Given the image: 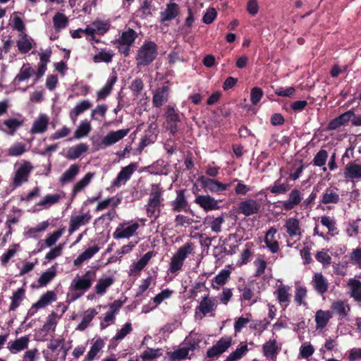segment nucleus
<instances>
[{
  "instance_id": "5701e85b",
  "label": "nucleus",
  "mask_w": 361,
  "mask_h": 361,
  "mask_svg": "<svg viewBox=\"0 0 361 361\" xmlns=\"http://www.w3.org/2000/svg\"><path fill=\"white\" fill-rule=\"evenodd\" d=\"M29 341L30 338L28 336H22L13 342H9L8 349L13 354L19 353L27 348Z\"/></svg>"
},
{
  "instance_id": "a878e982",
  "label": "nucleus",
  "mask_w": 361,
  "mask_h": 361,
  "mask_svg": "<svg viewBox=\"0 0 361 361\" xmlns=\"http://www.w3.org/2000/svg\"><path fill=\"white\" fill-rule=\"evenodd\" d=\"M216 308V303L215 299L205 295L200 302L197 310H198L204 315H207L214 311Z\"/></svg>"
},
{
  "instance_id": "aec40b11",
  "label": "nucleus",
  "mask_w": 361,
  "mask_h": 361,
  "mask_svg": "<svg viewBox=\"0 0 361 361\" xmlns=\"http://www.w3.org/2000/svg\"><path fill=\"white\" fill-rule=\"evenodd\" d=\"M277 229L274 226H271L267 231L264 237V243L271 253H276L280 250L279 243L274 239Z\"/></svg>"
},
{
  "instance_id": "bf43d9fd",
  "label": "nucleus",
  "mask_w": 361,
  "mask_h": 361,
  "mask_svg": "<svg viewBox=\"0 0 361 361\" xmlns=\"http://www.w3.org/2000/svg\"><path fill=\"white\" fill-rule=\"evenodd\" d=\"M25 151V145L24 143L16 142L10 147L8 150V154L12 157H18L22 155Z\"/></svg>"
},
{
  "instance_id": "0e129e2a",
  "label": "nucleus",
  "mask_w": 361,
  "mask_h": 361,
  "mask_svg": "<svg viewBox=\"0 0 361 361\" xmlns=\"http://www.w3.org/2000/svg\"><path fill=\"white\" fill-rule=\"evenodd\" d=\"M114 54L111 51H102L99 54H95L93 57V60L95 63L104 61L105 63H109L112 61Z\"/></svg>"
},
{
  "instance_id": "2eb2a0df",
  "label": "nucleus",
  "mask_w": 361,
  "mask_h": 361,
  "mask_svg": "<svg viewBox=\"0 0 361 361\" xmlns=\"http://www.w3.org/2000/svg\"><path fill=\"white\" fill-rule=\"evenodd\" d=\"M302 200V194L297 188L291 190L288 194V199L282 202L283 209L286 211H290L299 205Z\"/></svg>"
},
{
  "instance_id": "f257e3e1",
  "label": "nucleus",
  "mask_w": 361,
  "mask_h": 361,
  "mask_svg": "<svg viewBox=\"0 0 361 361\" xmlns=\"http://www.w3.org/2000/svg\"><path fill=\"white\" fill-rule=\"evenodd\" d=\"M96 276V271L90 269L82 276H77L74 278L70 286V290L73 292V300L80 298L91 288Z\"/></svg>"
},
{
  "instance_id": "39448f33",
  "label": "nucleus",
  "mask_w": 361,
  "mask_h": 361,
  "mask_svg": "<svg viewBox=\"0 0 361 361\" xmlns=\"http://www.w3.org/2000/svg\"><path fill=\"white\" fill-rule=\"evenodd\" d=\"M185 193V189L176 190V197L175 200L170 202V206L173 212H188L189 210H190V206Z\"/></svg>"
},
{
  "instance_id": "49530a36",
  "label": "nucleus",
  "mask_w": 361,
  "mask_h": 361,
  "mask_svg": "<svg viewBox=\"0 0 361 361\" xmlns=\"http://www.w3.org/2000/svg\"><path fill=\"white\" fill-rule=\"evenodd\" d=\"M61 200V195L59 194L47 195L37 203V206L42 207L43 209H48L51 205L57 203Z\"/></svg>"
},
{
  "instance_id": "7c9ffc66",
  "label": "nucleus",
  "mask_w": 361,
  "mask_h": 361,
  "mask_svg": "<svg viewBox=\"0 0 361 361\" xmlns=\"http://www.w3.org/2000/svg\"><path fill=\"white\" fill-rule=\"evenodd\" d=\"M117 79L118 78L116 74H113L109 78L106 85L97 92V96L98 100L104 99L110 94Z\"/></svg>"
},
{
  "instance_id": "680f3d73",
  "label": "nucleus",
  "mask_w": 361,
  "mask_h": 361,
  "mask_svg": "<svg viewBox=\"0 0 361 361\" xmlns=\"http://www.w3.org/2000/svg\"><path fill=\"white\" fill-rule=\"evenodd\" d=\"M132 330L133 329L131 323L127 322L120 330L118 331L116 336L113 337L112 341L123 339L128 334L132 331Z\"/></svg>"
},
{
  "instance_id": "bb28decb",
  "label": "nucleus",
  "mask_w": 361,
  "mask_h": 361,
  "mask_svg": "<svg viewBox=\"0 0 361 361\" xmlns=\"http://www.w3.org/2000/svg\"><path fill=\"white\" fill-rule=\"evenodd\" d=\"M99 249L100 248L98 245H94L92 247H88L81 254H80L73 261L74 266H80L85 261L92 258L96 253H97Z\"/></svg>"
},
{
  "instance_id": "412c9836",
  "label": "nucleus",
  "mask_w": 361,
  "mask_h": 361,
  "mask_svg": "<svg viewBox=\"0 0 361 361\" xmlns=\"http://www.w3.org/2000/svg\"><path fill=\"white\" fill-rule=\"evenodd\" d=\"M161 195L162 190L159 188V185H152V191L148 200V204L151 207L157 208L159 211V213H160L159 207L161 205V201L163 200Z\"/></svg>"
},
{
  "instance_id": "de8ad7c7",
  "label": "nucleus",
  "mask_w": 361,
  "mask_h": 361,
  "mask_svg": "<svg viewBox=\"0 0 361 361\" xmlns=\"http://www.w3.org/2000/svg\"><path fill=\"white\" fill-rule=\"evenodd\" d=\"M328 158V152L325 149H320L314 156L312 160V164L315 166H323V171L326 172L327 169L325 164Z\"/></svg>"
},
{
  "instance_id": "f3484780",
  "label": "nucleus",
  "mask_w": 361,
  "mask_h": 361,
  "mask_svg": "<svg viewBox=\"0 0 361 361\" xmlns=\"http://www.w3.org/2000/svg\"><path fill=\"white\" fill-rule=\"evenodd\" d=\"M314 290L320 295L326 293L329 288V282L322 273H315L312 281Z\"/></svg>"
},
{
  "instance_id": "13d9d810",
  "label": "nucleus",
  "mask_w": 361,
  "mask_h": 361,
  "mask_svg": "<svg viewBox=\"0 0 361 361\" xmlns=\"http://www.w3.org/2000/svg\"><path fill=\"white\" fill-rule=\"evenodd\" d=\"M289 287L281 285L277 290V299L280 303L288 302L290 300V294L288 293Z\"/></svg>"
},
{
  "instance_id": "4468645a",
  "label": "nucleus",
  "mask_w": 361,
  "mask_h": 361,
  "mask_svg": "<svg viewBox=\"0 0 361 361\" xmlns=\"http://www.w3.org/2000/svg\"><path fill=\"white\" fill-rule=\"evenodd\" d=\"M91 219L92 215L90 211L81 215L71 216L69 221V234H72L73 232L77 231L80 226L89 224Z\"/></svg>"
},
{
  "instance_id": "72a5a7b5",
  "label": "nucleus",
  "mask_w": 361,
  "mask_h": 361,
  "mask_svg": "<svg viewBox=\"0 0 361 361\" xmlns=\"http://www.w3.org/2000/svg\"><path fill=\"white\" fill-rule=\"evenodd\" d=\"M178 5L176 3L169 4L164 12L161 13V21H170L178 14Z\"/></svg>"
},
{
  "instance_id": "ea45409f",
  "label": "nucleus",
  "mask_w": 361,
  "mask_h": 361,
  "mask_svg": "<svg viewBox=\"0 0 361 361\" xmlns=\"http://www.w3.org/2000/svg\"><path fill=\"white\" fill-rule=\"evenodd\" d=\"M153 7L152 0H144L137 11V16L142 19L152 16V11L154 10Z\"/></svg>"
},
{
  "instance_id": "09e8293b",
  "label": "nucleus",
  "mask_w": 361,
  "mask_h": 361,
  "mask_svg": "<svg viewBox=\"0 0 361 361\" xmlns=\"http://www.w3.org/2000/svg\"><path fill=\"white\" fill-rule=\"evenodd\" d=\"M339 195L331 188H327L323 194L321 202L324 204H336L339 202Z\"/></svg>"
},
{
  "instance_id": "f704fd0d",
  "label": "nucleus",
  "mask_w": 361,
  "mask_h": 361,
  "mask_svg": "<svg viewBox=\"0 0 361 361\" xmlns=\"http://www.w3.org/2000/svg\"><path fill=\"white\" fill-rule=\"evenodd\" d=\"M88 149V145L85 143H80L75 147H71L68 149L67 158L74 160L79 158L83 153Z\"/></svg>"
},
{
  "instance_id": "4be33fe9",
  "label": "nucleus",
  "mask_w": 361,
  "mask_h": 361,
  "mask_svg": "<svg viewBox=\"0 0 361 361\" xmlns=\"http://www.w3.org/2000/svg\"><path fill=\"white\" fill-rule=\"evenodd\" d=\"M344 177L346 179H360L361 165L354 161H350L344 169Z\"/></svg>"
},
{
  "instance_id": "ddd939ff",
  "label": "nucleus",
  "mask_w": 361,
  "mask_h": 361,
  "mask_svg": "<svg viewBox=\"0 0 361 361\" xmlns=\"http://www.w3.org/2000/svg\"><path fill=\"white\" fill-rule=\"evenodd\" d=\"M170 87L169 85H163L158 87L152 97V104L154 107L159 108L168 102L169 98Z\"/></svg>"
},
{
  "instance_id": "4c0bfd02",
  "label": "nucleus",
  "mask_w": 361,
  "mask_h": 361,
  "mask_svg": "<svg viewBox=\"0 0 361 361\" xmlns=\"http://www.w3.org/2000/svg\"><path fill=\"white\" fill-rule=\"evenodd\" d=\"M104 344L105 343H104V340L101 338H98L97 340H95L92 343L91 348L85 358V361L93 360L94 358L98 354V353L104 348Z\"/></svg>"
},
{
  "instance_id": "69168bd1",
  "label": "nucleus",
  "mask_w": 361,
  "mask_h": 361,
  "mask_svg": "<svg viewBox=\"0 0 361 361\" xmlns=\"http://www.w3.org/2000/svg\"><path fill=\"white\" fill-rule=\"evenodd\" d=\"M264 92L260 87H255L250 91V101L253 105H256L261 100Z\"/></svg>"
},
{
  "instance_id": "0eeeda50",
  "label": "nucleus",
  "mask_w": 361,
  "mask_h": 361,
  "mask_svg": "<svg viewBox=\"0 0 361 361\" xmlns=\"http://www.w3.org/2000/svg\"><path fill=\"white\" fill-rule=\"evenodd\" d=\"M130 129H121L116 131H110L106 135L101 141V148H106L109 146L113 145L124 138L129 133Z\"/></svg>"
},
{
  "instance_id": "f03ea898",
  "label": "nucleus",
  "mask_w": 361,
  "mask_h": 361,
  "mask_svg": "<svg viewBox=\"0 0 361 361\" xmlns=\"http://www.w3.org/2000/svg\"><path fill=\"white\" fill-rule=\"evenodd\" d=\"M158 55V46L153 41H145L140 47L135 57L137 66H147L154 61Z\"/></svg>"
},
{
  "instance_id": "6e6552de",
  "label": "nucleus",
  "mask_w": 361,
  "mask_h": 361,
  "mask_svg": "<svg viewBox=\"0 0 361 361\" xmlns=\"http://www.w3.org/2000/svg\"><path fill=\"white\" fill-rule=\"evenodd\" d=\"M260 204L253 199H247L238 204L237 212L245 216L256 214L260 211Z\"/></svg>"
},
{
  "instance_id": "37998d69",
  "label": "nucleus",
  "mask_w": 361,
  "mask_h": 361,
  "mask_svg": "<svg viewBox=\"0 0 361 361\" xmlns=\"http://www.w3.org/2000/svg\"><path fill=\"white\" fill-rule=\"evenodd\" d=\"M56 275V266L54 265L47 271L42 273L38 279V283L40 286H45L49 283Z\"/></svg>"
},
{
  "instance_id": "79ce46f5",
  "label": "nucleus",
  "mask_w": 361,
  "mask_h": 361,
  "mask_svg": "<svg viewBox=\"0 0 361 361\" xmlns=\"http://www.w3.org/2000/svg\"><path fill=\"white\" fill-rule=\"evenodd\" d=\"M97 313L94 309H88L82 322L77 326L75 329L80 331L85 330Z\"/></svg>"
},
{
  "instance_id": "1a4fd4ad",
  "label": "nucleus",
  "mask_w": 361,
  "mask_h": 361,
  "mask_svg": "<svg viewBox=\"0 0 361 361\" xmlns=\"http://www.w3.org/2000/svg\"><path fill=\"white\" fill-rule=\"evenodd\" d=\"M238 290L242 293L240 295L241 300L251 301V305L257 302L260 300L259 294L255 293L253 282L247 284L238 285Z\"/></svg>"
},
{
  "instance_id": "338daca9",
  "label": "nucleus",
  "mask_w": 361,
  "mask_h": 361,
  "mask_svg": "<svg viewBox=\"0 0 361 361\" xmlns=\"http://www.w3.org/2000/svg\"><path fill=\"white\" fill-rule=\"evenodd\" d=\"M315 258L324 266H328L331 263V256L324 250L317 252L315 255Z\"/></svg>"
},
{
  "instance_id": "cd10ccee",
  "label": "nucleus",
  "mask_w": 361,
  "mask_h": 361,
  "mask_svg": "<svg viewBox=\"0 0 361 361\" xmlns=\"http://www.w3.org/2000/svg\"><path fill=\"white\" fill-rule=\"evenodd\" d=\"M80 166L78 164H72L61 176L59 181L62 185L69 183L74 180L76 176L79 173Z\"/></svg>"
},
{
  "instance_id": "a18cd8bd",
  "label": "nucleus",
  "mask_w": 361,
  "mask_h": 361,
  "mask_svg": "<svg viewBox=\"0 0 361 361\" xmlns=\"http://www.w3.org/2000/svg\"><path fill=\"white\" fill-rule=\"evenodd\" d=\"M331 318V314L329 312H326L322 310H318L315 314V322L317 324V329H323L328 324Z\"/></svg>"
},
{
  "instance_id": "423d86ee",
  "label": "nucleus",
  "mask_w": 361,
  "mask_h": 361,
  "mask_svg": "<svg viewBox=\"0 0 361 361\" xmlns=\"http://www.w3.org/2000/svg\"><path fill=\"white\" fill-rule=\"evenodd\" d=\"M137 168V164L133 162L123 167L120 172L118 173L117 177L113 180L112 185L115 187L119 188L130 178L132 174Z\"/></svg>"
},
{
  "instance_id": "20e7f679",
  "label": "nucleus",
  "mask_w": 361,
  "mask_h": 361,
  "mask_svg": "<svg viewBox=\"0 0 361 361\" xmlns=\"http://www.w3.org/2000/svg\"><path fill=\"white\" fill-rule=\"evenodd\" d=\"M197 181L201 183L203 188L216 193L226 190L232 184L231 183H223L218 180L207 178L204 176H200L197 178Z\"/></svg>"
},
{
  "instance_id": "dca6fc26",
  "label": "nucleus",
  "mask_w": 361,
  "mask_h": 361,
  "mask_svg": "<svg viewBox=\"0 0 361 361\" xmlns=\"http://www.w3.org/2000/svg\"><path fill=\"white\" fill-rule=\"evenodd\" d=\"M195 202L206 212L219 208L218 201L209 195L196 196Z\"/></svg>"
},
{
  "instance_id": "c03bdc74",
  "label": "nucleus",
  "mask_w": 361,
  "mask_h": 361,
  "mask_svg": "<svg viewBox=\"0 0 361 361\" xmlns=\"http://www.w3.org/2000/svg\"><path fill=\"white\" fill-rule=\"evenodd\" d=\"M3 123L8 128V133L13 135L19 128L23 126L24 120L11 118L4 120Z\"/></svg>"
},
{
  "instance_id": "774afa93",
  "label": "nucleus",
  "mask_w": 361,
  "mask_h": 361,
  "mask_svg": "<svg viewBox=\"0 0 361 361\" xmlns=\"http://www.w3.org/2000/svg\"><path fill=\"white\" fill-rule=\"evenodd\" d=\"M361 228V219H358L353 221L350 226L346 229L348 235L350 237L356 235L359 233L360 228Z\"/></svg>"
},
{
  "instance_id": "3c124183",
  "label": "nucleus",
  "mask_w": 361,
  "mask_h": 361,
  "mask_svg": "<svg viewBox=\"0 0 361 361\" xmlns=\"http://www.w3.org/2000/svg\"><path fill=\"white\" fill-rule=\"evenodd\" d=\"M35 73V71L34 69L30 66H27L25 64H23L19 73L16 76L14 82H20L22 81L27 80Z\"/></svg>"
},
{
  "instance_id": "a211bd4d",
  "label": "nucleus",
  "mask_w": 361,
  "mask_h": 361,
  "mask_svg": "<svg viewBox=\"0 0 361 361\" xmlns=\"http://www.w3.org/2000/svg\"><path fill=\"white\" fill-rule=\"evenodd\" d=\"M284 227L290 238L300 237L302 235L300 221L295 217L287 219Z\"/></svg>"
},
{
  "instance_id": "c85d7f7f",
  "label": "nucleus",
  "mask_w": 361,
  "mask_h": 361,
  "mask_svg": "<svg viewBox=\"0 0 361 361\" xmlns=\"http://www.w3.org/2000/svg\"><path fill=\"white\" fill-rule=\"evenodd\" d=\"M262 350L265 357L274 359L276 357L280 349L277 345L276 341L273 339L266 342L262 346Z\"/></svg>"
},
{
  "instance_id": "e2e57ef3",
  "label": "nucleus",
  "mask_w": 361,
  "mask_h": 361,
  "mask_svg": "<svg viewBox=\"0 0 361 361\" xmlns=\"http://www.w3.org/2000/svg\"><path fill=\"white\" fill-rule=\"evenodd\" d=\"M321 224L328 228L329 233L334 235V231L337 230L336 222L328 216L321 217Z\"/></svg>"
},
{
  "instance_id": "393cba45",
  "label": "nucleus",
  "mask_w": 361,
  "mask_h": 361,
  "mask_svg": "<svg viewBox=\"0 0 361 361\" xmlns=\"http://www.w3.org/2000/svg\"><path fill=\"white\" fill-rule=\"evenodd\" d=\"M94 174L93 173L89 172L86 173L81 180L75 184L71 194V198L72 200L75 198L78 193L82 191L90 184L91 180L94 177Z\"/></svg>"
},
{
  "instance_id": "e433bc0d",
  "label": "nucleus",
  "mask_w": 361,
  "mask_h": 361,
  "mask_svg": "<svg viewBox=\"0 0 361 361\" xmlns=\"http://www.w3.org/2000/svg\"><path fill=\"white\" fill-rule=\"evenodd\" d=\"M92 106L91 102L85 99L80 102V103L77 104L76 106L70 112V117L71 118L75 121L77 118V117L83 113L84 111L88 110Z\"/></svg>"
},
{
  "instance_id": "8fccbe9b",
  "label": "nucleus",
  "mask_w": 361,
  "mask_h": 361,
  "mask_svg": "<svg viewBox=\"0 0 361 361\" xmlns=\"http://www.w3.org/2000/svg\"><path fill=\"white\" fill-rule=\"evenodd\" d=\"M281 179L276 180L274 185L267 188L271 193L275 195L285 194L290 189V185L288 183H279Z\"/></svg>"
},
{
  "instance_id": "4d7b16f0",
  "label": "nucleus",
  "mask_w": 361,
  "mask_h": 361,
  "mask_svg": "<svg viewBox=\"0 0 361 361\" xmlns=\"http://www.w3.org/2000/svg\"><path fill=\"white\" fill-rule=\"evenodd\" d=\"M170 359L172 361H177L184 360L187 357L191 359V357H188L189 353L187 351L184 347L180 348L178 350H174L173 352L168 353Z\"/></svg>"
},
{
  "instance_id": "2f4dec72",
  "label": "nucleus",
  "mask_w": 361,
  "mask_h": 361,
  "mask_svg": "<svg viewBox=\"0 0 361 361\" xmlns=\"http://www.w3.org/2000/svg\"><path fill=\"white\" fill-rule=\"evenodd\" d=\"M115 279L114 276L101 278L97 281L94 286V291L97 295H103L106 290L114 284Z\"/></svg>"
},
{
  "instance_id": "9d476101",
  "label": "nucleus",
  "mask_w": 361,
  "mask_h": 361,
  "mask_svg": "<svg viewBox=\"0 0 361 361\" xmlns=\"http://www.w3.org/2000/svg\"><path fill=\"white\" fill-rule=\"evenodd\" d=\"M166 119L167 123L166 129L170 134L175 135L178 131V123L180 122V116L176 112L174 107L169 106L166 111Z\"/></svg>"
},
{
  "instance_id": "58836bf2",
  "label": "nucleus",
  "mask_w": 361,
  "mask_h": 361,
  "mask_svg": "<svg viewBox=\"0 0 361 361\" xmlns=\"http://www.w3.org/2000/svg\"><path fill=\"white\" fill-rule=\"evenodd\" d=\"M331 310L341 318H345L350 312V307L343 301L336 300L332 303Z\"/></svg>"
},
{
  "instance_id": "f8f14e48",
  "label": "nucleus",
  "mask_w": 361,
  "mask_h": 361,
  "mask_svg": "<svg viewBox=\"0 0 361 361\" xmlns=\"http://www.w3.org/2000/svg\"><path fill=\"white\" fill-rule=\"evenodd\" d=\"M32 169L31 164L29 161H25L16 171L13 181V185L18 187L21 185L23 183L27 181Z\"/></svg>"
},
{
  "instance_id": "a19ab883",
  "label": "nucleus",
  "mask_w": 361,
  "mask_h": 361,
  "mask_svg": "<svg viewBox=\"0 0 361 361\" xmlns=\"http://www.w3.org/2000/svg\"><path fill=\"white\" fill-rule=\"evenodd\" d=\"M53 23L55 30L59 32L68 26V19L65 14L57 12L53 17Z\"/></svg>"
},
{
  "instance_id": "603ef678",
  "label": "nucleus",
  "mask_w": 361,
  "mask_h": 361,
  "mask_svg": "<svg viewBox=\"0 0 361 361\" xmlns=\"http://www.w3.org/2000/svg\"><path fill=\"white\" fill-rule=\"evenodd\" d=\"M92 127L90 122L82 121L74 133V137L80 139L86 137L91 131Z\"/></svg>"
},
{
  "instance_id": "473e14b6",
  "label": "nucleus",
  "mask_w": 361,
  "mask_h": 361,
  "mask_svg": "<svg viewBox=\"0 0 361 361\" xmlns=\"http://www.w3.org/2000/svg\"><path fill=\"white\" fill-rule=\"evenodd\" d=\"M348 286L350 290V296L356 302H361V281L356 279H350Z\"/></svg>"
},
{
  "instance_id": "c9c22d12",
  "label": "nucleus",
  "mask_w": 361,
  "mask_h": 361,
  "mask_svg": "<svg viewBox=\"0 0 361 361\" xmlns=\"http://www.w3.org/2000/svg\"><path fill=\"white\" fill-rule=\"evenodd\" d=\"M137 37V33L133 29L129 27L123 32L118 39V43L123 45L130 46L135 42Z\"/></svg>"
},
{
  "instance_id": "9b49d317",
  "label": "nucleus",
  "mask_w": 361,
  "mask_h": 361,
  "mask_svg": "<svg viewBox=\"0 0 361 361\" xmlns=\"http://www.w3.org/2000/svg\"><path fill=\"white\" fill-rule=\"evenodd\" d=\"M231 338H221L215 345L207 350V356L209 358L219 357L227 350L231 346Z\"/></svg>"
},
{
  "instance_id": "6e6d98bb",
  "label": "nucleus",
  "mask_w": 361,
  "mask_h": 361,
  "mask_svg": "<svg viewBox=\"0 0 361 361\" xmlns=\"http://www.w3.org/2000/svg\"><path fill=\"white\" fill-rule=\"evenodd\" d=\"M161 349L147 348L141 355V358L144 361H152L162 355Z\"/></svg>"
},
{
  "instance_id": "c756f323",
  "label": "nucleus",
  "mask_w": 361,
  "mask_h": 361,
  "mask_svg": "<svg viewBox=\"0 0 361 361\" xmlns=\"http://www.w3.org/2000/svg\"><path fill=\"white\" fill-rule=\"evenodd\" d=\"M56 300V295L52 290L47 291L39 300L32 305V308L36 310L44 308Z\"/></svg>"
},
{
  "instance_id": "052dcab7",
  "label": "nucleus",
  "mask_w": 361,
  "mask_h": 361,
  "mask_svg": "<svg viewBox=\"0 0 361 361\" xmlns=\"http://www.w3.org/2000/svg\"><path fill=\"white\" fill-rule=\"evenodd\" d=\"M231 271L228 269H222L221 271L214 278L213 281L219 286H224L230 278Z\"/></svg>"
},
{
  "instance_id": "864d4df0",
  "label": "nucleus",
  "mask_w": 361,
  "mask_h": 361,
  "mask_svg": "<svg viewBox=\"0 0 361 361\" xmlns=\"http://www.w3.org/2000/svg\"><path fill=\"white\" fill-rule=\"evenodd\" d=\"M31 39V38H28L26 34H23L22 38L17 41V47L20 53L26 54L31 50L32 48Z\"/></svg>"
},
{
  "instance_id": "b1692460",
  "label": "nucleus",
  "mask_w": 361,
  "mask_h": 361,
  "mask_svg": "<svg viewBox=\"0 0 361 361\" xmlns=\"http://www.w3.org/2000/svg\"><path fill=\"white\" fill-rule=\"evenodd\" d=\"M49 123V118L47 115L41 114L33 122L30 129L32 134L43 133L47 131Z\"/></svg>"
},
{
  "instance_id": "7ed1b4c3",
  "label": "nucleus",
  "mask_w": 361,
  "mask_h": 361,
  "mask_svg": "<svg viewBox=\"0 0 361 361\" xmlns=\"http://www.w3.org/2000/svg\"><path fill=\"white\" fill-rule=\"evenodd\" d=\"M193 247L191 243H186L181 246L171 259L169 271L176 274L180 271L188 255L191 254Z\"/></svg>"
},
{
  "instance_id": "6ab92c4d",
  "label": "nucleus",
  "mask_w": 361,
  "mask_h": 361,
  "mask_svg": "<svg viewBox=\"0 0 361 361\" xmlns=\"http://www.w3.org/2000/svg\"><path fill=\"white\" fill-rule=\"evenodd\" d=\"M126 224L125 223L121 224L114 233L113 236L116 239L130 238L133 236L136 231L139 228V224L135 222L133 224L123 228V226Z\"/></svg>"
},
{
  "instance_id": "5fc2aeb1",
  "label": "nucleus",
  "mask_w": 361,
  "mask_h": 361,
  "mask_svg": "<svg viewBox=\"0 0 361 361\" xmlns=\"http://www.w3.org/2000/svg\"><path fill=\"white\" fill-rule=\"evenodd\" d=\"M25 296V290L22 288H18L13 293L11 297V303L9 307L10 311H14L20 304Z\"/></svg>"
}]
</instances>
